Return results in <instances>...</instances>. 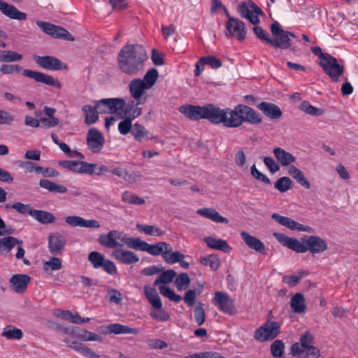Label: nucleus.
<instances>
[{"label":"nucleus","mask_w":358,"mask_h":358,"mask_svg":"<svg viewBox=\"0 0 358 358\" xmlns=\"http://www.w3.org/2000/svg\"><path fill=\"white\" fill-rule=\"evenodd\" d=\"M319 65L334 82L338 81L339 77L343 74L345 71L344 66L339 64L336 58L331 55L323 61H320Z\"/></svg>","instance_id":"obj_9"},{"label":"nucleus","mask_w":358,"mask_h":358,"mask_svg":"<svg viewBox=\"0 0 358 358\" xmlns=\"http://www.w3.org/2000/svg\"><path fill=\"white\" fill-rule=\"evenodd\" d=\"M158 71L156 69H151L145 74L143 83L147 88L150 89L156 83L158 78Z\"/></svg>","instance_id":"obj_51"},{"label":"nucleus","mask_w":358,"mask_h":358,"mask_svg":"<svg viewBox=\"0 0 358 358\" xmlns=\"http://www.w3.org/2000/svg\"><path fill=\"white\" fill-rule=\"evenodd\" d=\"M96 106L92 107L90 105H85L82 107V110L85 113V124L91 125L94 124L99 119V115Z\"/></svg>","instance_id":"obj_36"},{"label":"nucleus","mask_w":358,"mask_h":358,"mask_svg":"<svg viewBox=\"0 0 358 358\" xmlns=\"http://www.w3.org/2000/svg\"><path fill=\"white\" fill-rule=\"evenodd\" d=\"M22 55L17 52L12 50H0V62H14L20 61Z\"/></svg>","instance_id":"obj_45"},{"label":"nucleus","mask_w":358,"mask_h":358,"mask_svg":"<svg viewBox=\"0 0 358 358\" xmlns=\"http://www.w3.org/2000/svg\"><path fill=\"white\" fill-rule=\"evenodd\" d=\"M175 284L178 291H182L188 287L190 284V278L188 274L182 273L178 275L175 280Z\"/></svg>","instance_id":"obj_54"},{"label":"nucleus","mask_w":358,"mask_h":358,"mask_svg":"<svg viewBox=\"0 0 358 358\" xmlns=\"http://www.w3.org/2000/svg\"><path fill=\"white\" fill-rule=\"evenodd\" d=\"M262 122V119L259 115L254 109L244 104H238L234 109L221 108L220 124L228 128L238 127L244 122L259 124Z\"/></svg>","instance_id":"obj_2"},{"label":"nucleus","mask_w":358,"mask_h":358,"mask_svg":"<svg viewBox=\"0 0 358 358\" xmlns=\"http://www.w3.org/2000/svg\"><path fill=\"white\" fill-rule=\"evenodd\" d=\"M29 215L43 224H52L55 222L54 215L48 211L33 209L29 212Z\"/></svg>","instance_id":"obj_30"},{"label":"nucleus","mask_w":358,"mask_h":358,"mask_svg":"<svg viewBox=\"0 0 358 358\" xmlns=\"http://www.w3.org/2000/svg\"><path fill=\"white\" fill-rule=\"evenodd\" d=\"M176 276V273L173 269H169L165 271H163L155 280L154 285L157 286L159 285L160 284L170 283L173 280Z\"/></svg>","instance_id":"obj_43"},{"label":"nucleus","mask_w":358,"mask_h":358,"mask_svg":"<svg viewBox=\"0 0 358 358\" xmlns=\"http://www.w3.org/2000/svg\"><path fill=\"white\" fill-rule=\"evenodd\" d=\"M18 166L20 168L24 169L28 173H36L40 174L41 171V166L38 164L30 161H19Z\"/></svg>","instance_id":"obj_53"},{"label":"nucleus","mask_w":358,"mask_h":358,"mask_svg":"<svg viewBox=\"0 0 358 358\" xmlns=\"http://www.w3.org/2000/svg\"><path fill=\"white\" fill-rule=\"evenodd\" d=\"M273 236L283 246L294 250L297 253L306 252V244L304 241H299L295 238H292L280 232H274Z\"/></svg>","instance_id":"obj_14"},{"label":"nucleus","mask_w":358,"mask_h":358,"mask_svg":"<svg viewBox=\"0 0 358 358\" xmlns=\"http://www.w3.org/2000/svg\"><path fill=\"white\" fill-rule=\"evenodd\" d=\"M170 250L166 249V250H164V252H163V259L165 262L169 264H173L177 262H179L181 259L185 258V255L180 252H172V247L170 245L169 247Z\"/></svg>","instance_id":"obj_41"},{"label":"nucleus","mask_w":358,"mask_h":358,"mask_svg":"<svg viewBox=\"0 0 358 358\" xmlns=\"http://www.w3.org/2000/svg\"><path fill=\"white\" fill-rule=\"evenodd\" d=\"M292 186V180L287 176L281 177L274 183V187L280 192H285Z\"/></svg>","instance_id":"obj_47"},{"label":"nucleus","mask_w":358,"mask_h":358,"mask_svg":"<svg viewBox=\"0 0 358 358\" xmlns=\"http://www.w3.org/2000/svg\"><path fill=\"white\" fill-rule=\"evenodd\" d=\"M62 266V260L59 257H52L43 263V269L45 273L51 274L52 271L59 270Z\"/></svg>","instance_id":"obj_42"},{"label":"nucleus","mask_w":358,"mask_h":358,"mask_svg":"<svg viewBox=\"0 0 358 358\" xmlns=\"http://www.w3.org/2000/svg\"><path fill=\"white\" fill-rule=\"evenodd\" d=\"M299 109L311 115L320 116L323 114L322 108L315 107L308 101H303L299 106Z\"/></svg>","instance_id":"obj_52"},{"label":"nucleus","mask_w":358,"mask_h":358,"mask_svg":"<svg viewBox=\"0 0 358 358\" xmlns=\"http://www.w3.org/2000/svg\"><path fill=\"white\" fill-rule=\"evenodd\" d=\"M96 167V164H95L80 161L78 173L92 175L95 173L94 170Z\"/></svg>","instance_id":"obj_64"},{"label":"nucleus","mask_w":358,"mask_h":358,"mask_svg":"<svg viewBox=\"0 0 358 358\" xmlns=\"http://www.w3.org/2000/svg\"><path fill=\"white\" fill-rule=\"evenodd\" d=\"M69 348L75 350L76 351L82 354L84 357L88 358H100V356L97 355L91 348L87 347L86 345L79 343L77 341H73L69 345Z\"/></svg>","instance_id":"obj_34"},{"label":"nucleus","mask_w":358,"mask_h":358,"mask_svg":"<svg viewBox=\"0 0 358 358\" xmlns=\"http://www.w3.org/2000/svg\"><path fill=\"white\" fill-rule=\"evenodd\" d=\"M271 217L280 224L291 230L314 233V229L311 227L300 224L290 217L280 215L276 213L272 214Z\"/></svg>","instance_id":"obj_19"},{"label":"nucleus","mask_w":358,"mask_h":358,"mask_svg":"<svg viewBox=\"0 0 358 358\" xmlns=\"http://www.w3.org/2000/svg\"><path fill=\"white\" fill-rule=\"evenodd\" d=\"M201 62L210 66L212 69H218L222 66V62L214 56H207L201 58Z\"/></svg>","instance_id":"obj_63"},{"label":"nucleus","mask_w":358,"mask_h":358,"mask_svg":"<svg viewBox=\"0 0 358 358\" xmlns=\"http://www.w3.org/2000/svg\"><path fill=\"white\" fill-rule=\"evenodd\" d=\"M179 110L191 120L206 119L213 124H220L221 108L214 104L208 103L203 106L183 105Z\"/></svg>","instance_id":"obj_4"},{"label":"nucleus","mask_w":358,"mask_h":358,"mask_svg":"<svg viewBox=\"0 0 358 358\" xmlns=\"http://www.w3.org/2000/svg\"><path fill=\"white\" fill-rule=\"evenodd\" d=\"M98 242L108 248H117L124 244L127 248L136 250L144 251L145 241L139 238L129 237L122 232L111 230L106 235H100Z\"/></svg>","instance_id":"obj_3"},{"label":"nucleus","mask_w":358,"mask_h":358,"mask_svg":"<svg viewBox=\"0 0 358 358\" xmlns=\"http://www.w3.org/2000/svg\"><path fill=\"white\" fill-rule=\"evenodd\" d=\"M88 260L96 269L102 268L110 275H115L117 273V269L115 263L106 259L103 255L99 252H91L88 255Z\"/></svg>","instance_id":"obj_7"},{"label":"nucleus","mask_w":358,"mask_h":358,"mask_svg":"<svg viewBox=\"0 0 358 358\" xmlns=\"http://www.w3.org/2000/svg\"><path fill=\"white\" fill-rule=\"evenodd\" d=\"M1 336L8 340H20L23 337V332L13 325H8L3 328Z\"/></svg>","instance_id":"obj_40"},{"label":"nucleus","mask_w":358,"mask_h":358,"mask_svg":"<svg viewBox=\"0 0 358 358\" xmlns=\"http://www.w3.org/2000/svg\"><path fill=\"white\" fill-rule=\"evenodd\" d=\"M31 281V278L27 274H15L9 280L10 288L16 293H24Z\"/></svg>","instance_id":"obj_21"},{"label":"nucleus","mask_w":358,"mask_h":358,"mask_svg":"<svg viewBox=\"0 0 358 358\" xmlns=\"http://www.w3.org/2000/svg\"><path fill=\"white\" fill-rule=\"evenodd\" d=\"M194 316L196 322L199 326L202 325L205 322V310L203 308L202 303H199L194 310Z\"/></svg>","instance_id":"obj_61"},{"label":"nucleus","mask_w":358,"mask_h":358,"mask_svg":"<svg viewBox=\"0 0 358 358\" xmlns=\"http://www.w3.org/2000/svg\"><path fill=\"white\" fill-rule=\"evenodd\" d=\"M200 263L208 266L213 271H216L220 266V259L215 255H209L200 259Z\"/></svg>","instance_id":"obj_46"},{"label":"nucleus","mask_w":358,"mask_h":358,"mask_svg":"<svg viewBox=\"0 0 358 358\" xmlns=\"http://www.w3.org/2000/svg\"><path fill=\"white\" fill-rule=\"evenodd\" d=\"M112 256L116 261L123 264H132L139 261V257L136 253L123 249L113 250Z\"/></svg>","instance_id":"obj_24"},{"label":"nucleus","mask_w":358,"mask_h":358,"mask_svg":"<svg viewBox=\"0 0 358 358\" xmlns=\"http://www.w3.org/2000/svg\"><path fill=\"white\" fill-rule=\"evenodd\" d=\"M280 324L275 321H266L255 331V339L259 342L272 341L280 333Z\"/></svg>","instance_id":"obj_6"},{"label":"nucleus","mask_w":358,"mask_h":358,"mask_svg":"<svg viewBox=\"0 0 358 358\" xmlns=\"http://www.w3.org/2000/svg\"><path fill=\"white\" fill-rule=\"evenodd\" d=\"M257 107L265 116L271 120L279 119L282 114L280 107L273 103L262 101Z\"/></svg>","instance_id":"obj_25"},{"label":"nucleus","mask_w":358,"mask_h":358,"mask_svg":"<svg viewBox=\"0 0 358 358\" xmlns=\"http://www.w3.org/2000/svg\"><path fill=\"white\" fill-rule=\"evenodd\" d=\"M147 59V52L142 45L127 44L117 55L118 66L122 73L135 76L143 69Z\"/></svg>","instance_id":"obj_1"},{"label":"nucleus","mask_w":358,"mask_h":358,"mask_svg":"<svg viewBox=\"0 0 358 358\" xmlns=\"http://www.w3.org/2000/svg\"><path fill=\"white\" fill-rule=\"evenodd\" d=\"M0 11L12 20L24 21L27 18V13L21 12L13 5L8 4L2 0H0Z\"/></svg>","instance_id":"obj_23"},{"label":"nucleus","mask_w":358,"mask_h":358,"mask_svg":"<svg viewBox=\"0 0 358 358\" xmlns=\"http://www.w3.org/2000/svg\"><path fill=\"white\" fill-rule=\"evenodd\" d=\"M307 271H301L298 273L297 275H285L282 278V281L289 285L294 287L296 286L301 280V279L308 275Z\"/></svg>","instance_id":"obj_58"},{"label":"nucleus","mask_w":358,"mask_h":358,"mask_svg":"<svg viewBox=\"0 0 358 358\" xmlns=\"http://www.w3.org/2000/svg\"><path fill=\"white\" fill-rule=\"evenodd\" d=\"M17 245H22V241L13 236L0 238V252H9Z\"/></svg>","instance_id":"obj_37"},{"label":"nucleus","mask_w":358,"mask_h":358,"mask_svg":"<svg viewBox=\"0 0 358 358\" xmlns=\"http://www.w3.org/2000/svg\"><path fill=\"white\" fill-rule=\"evenodd\" d=\"M131 96L135 101L143 100L142 96L145 90H148L141 78L133 79L129 84Z\"/></svg>","instance_id":"obj_27"},{"label":"nucleus","mask_w":358,"mask_h":358,"mask_svg":"<svg viewBox=\"0 0 358 358\" xmlns=\"http://www.w3.org/2000/svg\"><path fill=\"white\" fill-rule=\"evenodd\" d=\"M66 238L59 233H52L48 236V247L52 255H58L64 248Z\"/></svg>","instance_id":"obj_22"},{"label":"nucleus","mask_w":358,"mask_h":358,"mask_svg":"<svg viewBox=\"0 0 358 358\" xmlns=\"http://www.w3.org/2000/svg\"><path fill=\"white\" fill-rule=\"evenodd\" d=\"M197 214L217 223L228 224L229 220L222 216L215 208H203L196 210Z\"/></svg>","instance_id":"obj_28"},{"label":"nucleus","mask_w":358,"mask_h":358,"mask_svg":"<svg viewBox=\"0 0 358 358\" xmlns=\"http://www.w3.org/2000/svg\"><path fill=\"white\" fill-rule=\"evenodd\" d=\"M301 241L306 244V252L309 251L311 254H320L328 248L327 241L317 236H304Z\"/></svg>","instance_id":"obj_15"},{"label":"nucleus","mask_w":358,"mask_h":358,"mask_svg":"<svg viewBox=\"0 0 358 358\" xmlns=\"http://www.w3.org/2000/svg\"><path fill=\"white\" fill-rule=\"evenodd\" d=\"M204 241L210 248L219 250L224 252H229L231 250V246L224 240L208 236L204 238Z\"/></svg>","instance_id":"obj_31"},{"label":"nucleus","mask_w":358,"mask_h":358,"mask_svg":"<svg viewBox=\"0 0 358 358\" xmlns=\"http://www.w3.org/2000/svg\"><path fill=\"white\" fill-rule=\"evenodd\" d=\"M213 303L224 313L234 315L236 313L234 301L225 292H216L213 299Z\"/></svg>","instance_id":"obj_12"},{"label":"nucleus","mask_w":358,"mask_h":358,"mask_svg":"<svg viewBox=\"0 0 358 358\" xmlns=\"http://www.w3.org/2000/svg\"><path fill=\"white\" fill-rule=\"evenodd\" d=\"M273 152L282 166H288L296 161V157L292 153L282 148H275Z\"/></svg>","instance_id":"obj_29"},{"label":"nucleus","mask_w":358,"mask_h":358,"mask_svg":"<svg viewBox=\"0 0 358 358\" xmlns=\"http://www.w3.org/2000/svg\"><path fill=\"white\" fill-rule=\"evenodd\" d=\"M109 331H110V334H138L139 333V330L136 328H131L128 326L123 325L119 323L110 324Z\"/></svg>","instance_id":"obj_39"},{"label":"nucleus","mask_w":358,"mask_h":358,"mask_svg":"<svg viewBox=\"0 0 358 358\" xmlns=\"http://www.w3.org/2000/svg\"><path fill=\"white\" fill-rule=\"evenodd\" d=\"M241 237L250 249H252L262 255L266 254L265 245L259 239L251 236L245 231L241 232Z\"/></svg>","instance_id":"obj_26"},{"label":"nucleus","mask_w":358,"mask_h":358,"mask_svg":"<svg viewBox=\"0 0 358 358\" xmlns=\"http://www.w3.org/2000/svg\"><path fill=\"white\" fill-rule=\"evenodd\" d=\"M159 290L162 295L168 298L169 300L178 303L182 300V297L180 295L176 294L173 290L169 287L166 285H159Z\"/></svg>","instance_id":"obj_49"},{"label":"nucleus","mask_w":358,"mask_h":358,"mask_svg":"<svg viewBox=\"0 0 358 358\" xmlns=\"http://www.w3.org/2000/svg\"><path fill=\"white\" fill-rule=\"evenodd\" d=\"M36 24L44 33L54 38H63L69 41L74 40L73 35L62 27L41 20L36 21Z\"/></svg>","instance_id":"obj_11"},{"label":"nucleus","mask_w":358,"mask_h":358,"mask_svg":"<svg viewBox=\"0 0 358 358\" xmlns=\"http://www.w3.org/2000/svg\"><path fill=\"white\" fill-rule=\"evenodd\" d=\"M122 201L126 203L136 206H141L145 202L144 199L128 191L122 194Z\"/></svg>","instance_id":"obj_44"},{"label":"nucleus","mask_w":358,"mask_h":358,"mask_svg":"<svg viewBox=\"0 0 358 358\" xmlns=\"http://www.w3.org/2000/svg\"><path fill=\"white\" fill-rule=\"evenodd\" d=\"M59 123V119L55 117H42L40 118L39 127L48 129L56 127Z\"/></svg>","instance_id":"obj_60"},{"label":"nucleus","mask_w":358,"mask_h":358,"mask_svg":"<svg viewBox=\"0 0 358 358\" xmlns=\"http://www.w3.org/2000/svg\"><path fill=\"white\" fill-rule=\"evenodd\" d=\"M226 36L234 37L239 41H243L246 36L245 24L238 18H230L226 22Z\"/></svg>","instance_id":"obj_13"},{"label":"nucleus","mask_w":358,"mask_h":358,"mask_svg":"<svg viewBox=\"0 0 358 358\" xmlns=\"http://www.w3.org/2000/svg\"><path fill=\"white\" fill-rule=\"evenodd\" d=\"M145 99L146 97H144L143 100H133L127 103L125 102L124 107L120 109V114L118 115L119 117H128L134 120L140 116L142 113V110L138 107V105L143 104Z\"/></svg>","instance_id":"obj_20"},{"label":"nucleus","mask_w":358,"mask_h":358,"mask_svg":"<svg viewBox=\"0 0 358 358\" xmlns=\"http://www.w3.org/2000/svg\"><path fill=\"white\" fill-rule=\"evenodd\" d=\"M39 185L41 187L47 189L50 192L64 194L67 192V188L65 186L57 184L48 179L41 180L39 182Z\"/></svg>","instance_id":"obj_38"},{"label":"nucleus","mask_w":358,"mask_h":358,"mask_svg":"<svg viewBox=\"0 0 358 358\" xmlns=\"http://www.w3.org/2000/svg\"><path fill=\"white\" fill-rule=\"evenodd\" d=\"M252 11L261 12V9L254 3L249 4L246 2H243L238 7V13L242 17L247 18Z\"/></svg>","instance_id":"obj_48"},{"label":"nucleus","mask_w":358,"mask_h":358,"mask_svg":"<svg viewBox=\"0 0 358 358\" xmlns=\"http://www.w3.org/2000/svg\"><path fill=\"white\" fill-rule=\"evenodd\" d=\"M137 229L139 231L143 232L149 236H162L164 234L160 229L153 225L148 224H137Z\"/></svg>","instance_id":"obj_50"},{"label":"nucleus","mask_w":358,"mask_h":358,"mask_svg":"<svg viewBox=\"0 0 358 358\" xmlns=\"http://www.w3.org/2000/svg\"><path fill=\"white\" fill-rule=\"evenodd\" d=\"M169 247L170 244L163 241L158 242L155 245H150L147 242H145L144 251L147 252L148 253L153 256H158L159 255H162V256L163 257V252H164V250H166V249L170 250Z\"/></svg>","instance_id":"obj_35"},{"label":"nucleus","mask_w":358,"mask_h":358,"mask_svg":"<svg viewBox=\"0 0 358 358\" xmlns=\"http://www.w3.org/2000/svg\"><path fill=\"white\" fill-rule=\"evenodd\" d=\"M144 294L150 303L155 308L159 309V311H151L150 316L157 320L161 322H167L170 320L169 313L162 309V303L157 290L148 285L144 287Z\"/></svg>","instance_id":"obj_5"},{"label":"nucleus","mask_w":358,"mask_h":358,"mask_svg":"<svg viewBox=\"0 0 358 358\" xmlns=\"http://www.w3.org/2000/svg\"><path fill=\"white\" fill-rule=\"evenodd\" d=\"M22 75L34 80L37 83H41L55 88H61L62 85L59 80L55 79L53 76L45 74L42 72L35 71L30 69H24Z\"/></svg>","instance_id":"obj_17"},{"label":"nucleus","mask_w":358,"mask_h":358,"mask_svg":"<svg viewBox=\"0 0 358 358\" xmlns=\"http://www.w3.org/2000/svg\"><path fill=\"white\" fill-rule=\"evenodd\" d=\"M21 71L22 67L17 64H2L0 66V73L3 75L18 73Z\"/></svg>","instance_id":"obj_59"},{"label":"nucleus","mask_w":358,"mask_h":358,"mask_svg":"<svg viewBox=\"0 0 358 358\" xmlns=\"http://www.w3.org/2000/svg\"><path fill=\"white\" fill-rule=\"evenodd\" d=\"M287 171L305 189H309L310 188V183L299 169L291 165L289 166Z\"/></svg>","instance_id":"obj_33"},{"label":"nucleus","mask_w":358,"mask_h":358,"mask_svg":"<svg viewBox=\"0 0 358 358\" xmlns=\"http://www.w3.org/2000/svg\"><path fill=\"white\" fill-rule=\"evenodd\" d=\"M271 31L274 37L273 39L268 40V44L273 48L288 49L291 45L290 38H288L278 22H274L271 25Z\"/></svg>","instance_id":"obj_8"},{"label":"nucleus","mask_w":358,"mask_h":358,"mask_svg":"<svg viewBox=\"0 0 358 358\" xmlns=\"http://www.w3.org/2000/svg\"><path fill=\"white\" fill-rule=\"evenodd\" d=\"M271 353L274 357H281L284 355L285 345L282 341L275 340L271 345Z\"/></svg>","instance_id":"obj_55"},{"label":"nucleus","mask_w":358,"mask_h":358,"mask_svg":"<svg viewBox=\"0 0 358 358\" xmlns=\"http://www.w3.org/2000/svg\"><path fill=\"white\" fill-rule=\"evenodd\" d=\"M33 59L40 67L47 70L59 71L66 69L65 64L53 56H39L34 55Z\"/></svg>","instance_id":"obj_18"},{"label":"nucleus","mask_w":358,"mask_h":358,"mask_svg":"<svg viewBox=\"0 0 358 358\" xmlns=\"http://www.w3.org/2000/svg\"><path fill=\"white\" fill-rule=\"evenodd\" d=\"M148 131L142 125L138 123H135L131 129V134L134 138L138 141H141L143 138L146 136Z\"/></svg>","instance_id":"obj_57"},{"label":"nucleus","mask_w":358,"mask_h":358,"mask_svg":"<svg viewBox=\"0 0 358 358\" xmlns=\"http://www.w3.org/2000/svg\"><path fill=\"white\" fill-rule=\"evenodd\" d=\"M123 118L124 120H122L118 124V130L121 134L126 135L129 131L131 132V123L134 120L128 117Z\"/></svg>","instance_id":"obj_62"},{"label":"nucleus","mask_w":358,"mask_h":358,"mask_svg":"<svg viewBox=\"0 0 358 358\" xmlns=\"http://www.w3.org/2000/svg\"><path fill=\"white\" fill-rule=\"evenodd\" d=\"M290 306L296 313L301 314L305 312L306 305L303 295L301 293H296L290 299Z\"/></svg>","instance_id":"obj_32"},{"label":"nucleus","mask_w":358,"mask_h":358,"mask_svg":"<svg viewBox=\"0 0 358 358\" xmlns=\"http://www.w3.org/2000/svg\"><path fill=\"white\" fill-rule=\"evenodd\" d=\"M125 101L122 98L102 99L96 101V108L101 113L120 114V109L124 107Z\"/></svg>","instance_id":"obj_10"},{"label":"nucleus","mask_w":358,"mask_h":358,"mask_svg":"<svg viewBox=\"0 0 358 358\" xmlns=\"http://www.w3.org/2000/svg\"><path fill=\"white\" fill-rule=\"evenodd\" d=\"M77 336L83 341H98L100 343L103 341L102 336L87 330H82Z\"/></svg>","instance_id":"obj_56"},{"label":"nucleus","mask_w":358,"mask_h":358,"mask_svg":"<svg viewBox=\"0 0 358 358\" xmlns=\"http://www.w3.org/2000/svg\"><path fill=\"white\" fill-rule=\"evenodd\" d=\"M105 138L103 134L96 128L89 129L87 134L88 148L93 153H99L103 148Z\"/></svg>","instance_id":"obj_16"}]
</instances>
